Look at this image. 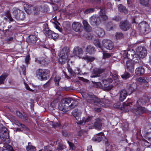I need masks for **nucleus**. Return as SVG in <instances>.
<instances>
[{
	"label": "nucleus",
	"instance_id": "6e6d98bb",
	"mask_svg": "<svg viewBox=\"0 0 151 151\" xmlns=\"http://www.w3.org/2000/svg\"><path fill=\"white\" fill-rule=\"evenodd\" d=\"M121 18L120 17L118 16H115L112 18V19L118 22L121 20Z\"/></svg>",
	"mask_w": 151,
	"mask_h": 151
},
{
	"label": "nucleus",
	"instance_id": "de8ad7c7",
	"mask_svg": "<svg viewBox=\"0 0 151 151\" xmlns=\"http://www.w3.org/2000/svg\"><path fill=\"white\" fill-rule=\"evenodd\" d=\"M95 45L97 47H99L101 50L102 51H103V49H102V46L100 43L99 42V40H97L96 41V42L95 44Z\"/></svg>",
	"mask_w": 151,
	"mask_h": 151
},
{
	"label": "nucleus",
	"instance_id": "3c124183",
	"mask_svg": "<svg viewBox=\"0 0 151 151\" xmlns=\"http://www.w3.org/2000/svg\"><path fill=\"white\" fill-rule=\"evenodd\" d=\"M90 22L92 25L94 24V17L93 16H92L90 18Z\"/></svg>",
	"mask_w": 151,
	"mask_h": 151
},
{
	"label": "nucleus",
	"instance_id": "0eeeda50",
	"mask_svg": "<svg viewBox=\"0 0 151 151\" xmlns=\"http://www.w3.org/2000/svg\"><path fill=\"white\" fill-rule=\"evenodd\" d=\"M138 27L141 32L144 34H147L150 31L148 24L145 21H143L138 25Z\"/></svg>",
	"mask_w": 151,
	"mask_h": 151
},
{
	"label": "nucleus",
	"instance_id": "5fc2aeb1",
	"mask_svg": "<svg viewBox=\"0 0 151 151\" xmlns=\"http://www.w3.org/2000/svg\"><path fill=\"white\" fill-rule=\"evenodd\" d=\"M103 55L104 58H109L111 56V55L109 53L105 52H103Z\"/></svg>",
	"mask_w": 151,
	"mask_h": 151
},
{
	"label": "nucleus",
	"instance_id": "2f4dec72",
	"mask_svg": "<svg viewBox=\"0 0 151 151\" xmlns=\"http://www.w3.org/2000/svg\"><path fill=\"white\" fill-rule=\"evenodd\" d=\"M35 61L36 63L41 65H45V62L46 61L43 58H42L40 57L36 58Z\"/></svg>",
	"mask_w": 151,
	"mask_h": 151
},
{
	"label": "nucleus",
	"instance_id": "c756f323",
	"mask_svg": "<svg viewBox=\"0 0 151 151\" xmlns=\"http://www.w3.org/2000/svg\"><path fill=\"white\" fill-rule=\"evenodd\" d=\"M94 48L93 46L88 45L86 48V52L90 54H91L94 51Z\"/></svg>",
	"mask_w": 151,
	"mask_h": 151
},
{
	"label": "nucleus",
	"instance_id": "052dcab7",
	"mask_svg": "<svg viewBox=\"0 0 151 151\" xmlns=\"http://www.w3.org/2000/svg\"><path fill=\"white\" fill-rule=\"evenodd\" d=\"M132 104V103L131 102H124L123 103V107L125 108L126 106H130V105Z\"/></svg>",
	"mask_w": 151,
	"mask_h": 151
},
{
	"label": "nucleus",
	"instance_id": "f03ea898",
	"mask_svg": "<svg viewBox=\"0 0 151 151\" xmlns=\"http://www.w3.org/2000/svg\"><path fill=\"white\" fill-rule=\"evenodd\" d=\"M110 103L107 99H100L95 96V111L99 112L101 111V107L105 106V104Z\"/></svg>",
	"mask_w": 151,
	"mask_h": 151
},
{
	"label": "nucleus",
	"instance_id": "a18cd8bd",
	"mask_svg": "<svg viewBox=\"0 0 151 151\" xmlns=\"http://www.w3.org/2000/svg\"><path fill=\"white\" fill-rule=\"evenodd\" d=\"M106 26L107 29L108 31H110L112 29V25L111 22L108 23L106 25Z\"/></svg>",
	"mask_w": 151,
	"mask_h": 151
},
{
	"label": "nucleus",
	"instance_id": "37998d69",
	"mask_svg": "<svg viewBox=\"0 0 151 151\" xmlns=\"http://www.w3.org/2000/svg\"><path fill=\"white\" fill-rule=\"evenodd\" d=\"M60 77L58 75H56L54 79V81L55 82V84L57 86H59V82L60 79Z\"/></svg>",
	"mask_w": 151,
	"mask_h": 151
},
{
	"label": "nucleus",
	"instance_id": "412c9836",
	"mask_svg": "<svg viewBox=\"0 0 151 151\" xmlns=\"http://www.w3.org/2000/svg\"><path fill=\"white\" fill-rule=\"evenodd\" d=\"M46 35L48 37L53 40L56 39L58 37V34L55 33L51 30L49 31Z\"/></svg>",
	"mask_w": 151,
	"mask_h": 151
},
{
	"label": "nucleus",
	"instance_id": "e433bc0d",
	"mask_svg": "<svg viewBox=\"0 0 151 151\" xmlns=\"http://www.w3.org/2000/svg\"><path fill=\"white\" fill-rule=\"evenodd\" d=\"M8 75L6 73L2 74L0 77V84H2L4 83V81L7 76Z\"/></svg>",
	"mask_w": 151,
	"mask_h": 151
},
{
	"label": "nucleus",
	"instance_id": "09e8293b",
	"mask_svg": "<svg viewBox=\"0 0 151 151\" xmlns=\"http://www.w3.org/2000/svg\"><path fill=\"white\" fill-rule=\"evenodd\" d=\"M113 81V80L112 78L111 77L110 78H108L107 79L105 80L104 79L103 80V81L104 83H112Z\"/></svg>",
	"mask_w": 151,
	"mask_h": 151
},
{
	"label": "nucleus",
	"instance_id": "864d4df0",
	"mask_svg": "<svg viewBox=\"0 0 151 151\" xmlns=\"http://www.w3.org/2000/svg\"><path fill=\"white\" fill-rule=\"evenodd\" d=\"M113 86L112 85H109L107 86H106L104 88L105 89L109 91L111 90L113 87Z\"/></svg>",
	"mask_w": 151,
	"mask_h": 151
},
{
	"label": "nucleus",
	"instance_id": "423d86ee",
	"mask_svg": "<svg viewBox=\"0 0 151 151\" xmlns=\"http://www.w3.org/2000/svg\"><path fill=\"white\" fill-rule=\"evenodd\" d=\"M0 137L6 143L9 142V134L7 128L4 127L0 128Z\"/></svg>",
	"mask_w": 151,
	"mask_h": 151
},
{
	"label": "nucleus",
	"instance_id": "39448f33",
	"mask_svg": "<svg viewBox=\"0 0 151 151\" xmlns=\"http://www.w3.org/2000/svg\"><path fill=\"white\" fill-rule=\"evenodd\" d=\"M49 70L46 69H39L36 71L37 76L42 80H47L49 76Z\"/></svg>",
	"mask_w": 151,
	"mask_h": 151
},
{
	"label": "nucleus",
	"instance_id": "49530a36",
	"mask_svg": "<svg viewBox=\"0 0 151 151\" xmlns=\"http://www.w3.org/2000/svg\"><path fill=\"white\" fill-rule=\"evenodd\" d=\"M6 17L9 19V20L10 22H12L13 21V19L12 18L9 12V11H7L6 14Z\"/></svg>",
	"mask_w": 151,
	"mask_h": 151
},
{
	"label": "nucleus",
	"instance_id": "4be33fe9",
	"mask_svg": "<svg viewBox=\"0 0 151 151\" xmlns=\"http://www.w3.org/2000/svg\"><path fill=\"white\" fill-rule=\"evenodd\" d=\"M99 14L103 20H106L107 19V17L105 14V10L104 8H102L100 9Z\"/></svg>",
	"mask_w": 151,
	"mask_h": 151
},
{
	"label": "nucleus",
	"instance_id": "c85d7f7f",
	"mask_svg": "<svg viewBox=\"0 0 151 151\" xmlns=\"http://www.w3.org/2000/svg\"><path fill=\"white\" fill-rule=\"evenodd\" d=\"M26 149L27 151H35L36 150V147L32 145L30 142L28 143V145L26 146Z\"/></svg>",
	"mask_w": 151,
	"mask_h": 151
},
{
	"label": "nucleus",
	"instance_id": "2eb2a0df",
	"mask_svg": "<svg viewBox=\"0 0 151 151\" xmlns=\"http://www.w3.org/2000/svg\"><path fill=\"white\" fill-rule=\"evenodd\" d=\"M95 29V32L98 36L102 37L104 36L105 32L102 29L99 27H96Z\"/></svg>",
	"mask_w": 151,
	"mask_h": 151
},
{
	"label": "nucleus",
	"instance_id": "bb28decb",
	"mask_svg": "<svg viewBox=\"0 0 151 151\" xmlns=\"http://www.w3.org/2000/svg\"><path fill=\"white\" fill-rule=\"evenodd\" d=\"M118 10L121 12L124 13L125 14L127 13L128 11L126 7L122 4H119L118 6Z\"/></svg>",
	"mask_w": 151,
	"mask_h": 151
},
{
	"label": "nucleus",
	"instance_id": "1a4fd4ad",
	"mask_svg": "<svg viewBox=\"0 0 151 151\" xmlns=\"http://www.w3.org/2000/svg\"><path fill=\"white\" fill-rule=\"evenodd\" d=\"M137 54L141 58H143L146 56L147 53V50L144 47L139 46L136 49Z\"/></svg>",
	"mask_w": 151,
	"mask_h": 151
},
{
	"label": "nucleus",
	"instance_id": "aec40b11",
	"mask_svg": "<svg viewBox=\"0 0 151 151\" xmlns=\"http://www.w3.org/2000/svg\"><path fill=\"white\" fill-rule=\"evenodd\" d=\"M102 120L101 119H97L95 122V129L101 130L102 126Z\"/></svg>",
	"mask_w": 151,
	"mask_h": 151
},
{
	"label": "nucleus",
	"instance_id": "7c9ffc66",
	"mask_svg": "<svg viewBox=\"0 0 151 151\" xmlns=\"http://www.w3.org/2000/svg\"><path fill=\"white\" fill-rule=\"evenodd\" d=\"M137 88V85L135 83L130 84L128 86V88L131 91H134Z\"/></svg>",
	"mask_w": 151,
	"mask_h": 151
},
{
	"label": "nucleus",
	"instance_id": "f8f14e48",
	"mask_svg": "<svg viewBox=\"0 0 151 151\" xmlns=\"http://www.w3.org/2000/svg\"><path fill=\"white\" fill-rule=\"evenodd\" d=\"M23 6L25 11L28 14H30L32 10L34 11V13H35V11H36L37 12L39 11L38 7H33L32 6H29L27 4H24Z\"/></svg>",
	"mask_w": 151,
	"mask_h": 151
},
{
	"label": "nucleus",
	"instance_id": "680f3d73",
	"mask_svg": "<svg viewBox=\"0 0 151 151\" xmlns=\"http://www.w3.org/2000/svg\"><path fill=\"white\" fill-rule=\"evenodd\" d=\"M101 86V83L100 82H95V87L97 88H100Z\"/></svg>",
	"mask_w": 151,
	"mask_h": 151
},
{
	"label": "nucleus",
	"instance_id": "603ef678",
	"mask_svg": "<svg viewBox=\"0 0 151 151\" xmlns=\"http://www.w3.org/2000/svg\"><path fill=\"white\" fill-rule=\"evenodd\" d=\"M21 68H22V70L23 72V74L25 75L26 74V68L25 66L22 65V66H21Z\"/></svg>",
	"mask_w": 151,
	"mask_h": 151
},
{
	"label": "nucleus",
	"instance_id": "4468645a",
	"mask_svg": "<svg viewBox=\"0 0 151 151\" xmlns=\"http://www.w3.org/2000/svg\"><path fill=\"white\" fill-rule=\"evenodd\" d=\"M73 29L76 32H80L82 30V26L81 24L79 22H75L72 24Z\"/></svg>",
	"mask_w": 151,
	"mask_h": 151
},
{
	"label": "nucleus",
	"instance_id": "58836bf2",
	"mask_svg": "<svg viewBox=\"0 0 151 151\" xmlns=\"http://www.w3.org/2000/svg\"><path fill=\"white\" fill-rule=\"evenodd\" d=\"M130 77V74L127 72H125L124 73L121 75L122 78L126 80Z\"/></svg>",
	"mask_w": 151,
	"mask_h": 151
},
{
	"label": "nucleus",
	"instance_id": "bf43d9fd",
	"mask_svg": "<svg viewBox=\"0 0 151 151\" xmlns=\"http://www.w3.org/2000/svg\"><path fill=\"white\" fill-rule=\"evenodd\" d=\"M101 20L100 18L97 17L96 19V21H95V24L96 25H99L101 23Z\"/></svg>",
	"mask_w": 151,
	"mask_h": 151
},
{
	"label": "nucleus",
	"instance_id": "f704fd0d",
	"mask_svg": "<svg viewBox=\"0 0 151 151\" xmlns=\"http://www.w3.org/2000/svg\"><path fill=\"white\" fill-rule=\"evenodd\" d=\"M29 42L32 44H35L37 40V38L35 35H32L30 36L29 37Z\"/></svg>",
	"mask_w": 151,
	"mask_h": 151
},
{
	"label": "nucleus",
	"instance_id": "473e14b6",
	"mask_svg": "<svg viewBox=\"0 0 151 151\" xmlns=\"http://www.w3.org/2000/svg\"><path fill=\"white\" fill-rule=\"evenodd\" d=\"M72 114L76 119H77V118L76 117L80 116L81 115V113L79 110L77 109H76L73 111L72 112Z\"/></svg>",
	"mask_w": 151,
	"mask_h": 151
},
{
	"label": "nucleus",
	"instance_id": "5701e85b",
	"mask_svg": "<svg viewBox=\"0 0 151 151\" xmlns=\"http://www.w3.org/2000/svg\"><path fill=\"white\" fill-rule=\"evenodd\" d=\"M144 72L145 69L142 67H139L135 70V73L138 76L143 74Z\"/></svg>",
	"mask_w": 151,
	"mask_h": 151
},
{
	"label": "nucleus",
	"instance_id": "a19ab883",
	"mask_svg": "<svg viewBox=\"0 0 151 151\" xmlns=\"http://www.w3.org/2000/svg\"><path fill=\"white\" fill-rule=\"evenodd\" d=\"M65 146L60 143H58L57 149L58 150H62L64 148H65Z\"/></svg>",
	"mask_w": 151,
	"mask_h": 151
},
{
	"label": "nucleus",
	"instance_id": "a878e982",
	"mask_svg": "<svg viewBox=\"0 0 151 151\" xmlns=\"http://www.w3.org/2000/svg\"><path fill=\"white\" fill-rule=\"evenodd\" d=\"M71 99V104L69 105V110L75 108L78 104V101L76 100H73L72 99Z\"/></svg>",
	"mask_w": 151,
	"mask_h": 151
},
{
	"label": "nucleus",
	"instance_id": "f257e3e1",
	"mask_svg": "<svg viewBox=\"0 0 151 151\" xmlns=\"http://www.w3.org/2000/svg\"><path fill=\"white\" fill-rule=\"evenodd\" d=\"M135 51L132 49L127 51L125 50L123 54L124 62L126 61L127 68L132 73L134 70V63L132 59L136 56Z\"/></svg>",
	"mask_w": 151,
	"mask_h": 151
},
{
	"label": "nucleus",
	"instance_id": "338daca9",
	"mask_svg": "<svg viewBox=\"0 0 151 151\" xmlns=\"http://www.w3.org/2000/svg\"><path fill=\"white\" fill-rule=\"evenodd\" d=\"M78 78L79 80H81L84 82H87L88 81L87 79L84 78L83 77H79Z\"/></svg>",
	"mask_w": 151,
	"mask_h": 151
},
{
	"label": "nucleus",
	"instance_id": "8fccbe9b",
	"mask_svg": "<svg viewBox=\"0 0 151 151\" xmlns=\"http://www.w3.org/2000/svg\"><path fill=\"white\" fill-rule=\"evenodd\" d=\"M94 9L93 8H90L87 9L84 11V13L85 14H87L93 12Z\"/></svg>",
	"mask_w": 151,
	"mask_h": 151
},
{
	"label": "nucleus",
	"instance_id": "393cba45",
	"mask_svg": "<svg viewBox=\"0 0 151 151\" xmlns=\"http://www.w3.org/2000/svg\"><path fill=\"white\" fill-rule=\"evenodd\" d=\"M83 51L82 49L79 48L78 47H76L74 49L73 53L75 55H77L82 54Z\"/></svg>",
	"mask_w": 151,
	"mask_h": 151
},
{
	"label": "nucleus",
	"instance_id": "e2e57ef3",
	"mask_svg": "<svg viewBox=\"0 0 151 151\" xmlns=\"http://www.w3.org/2000/svg\"><path fill=\"white\" fill-rule=\"evenodd\" d=\"M50 80H49L46 83L44 84L43 85L44 87L45 88H47L50 85Z\"/></svg>",
	"mask_w": 151,
	"mask_h": 151
},
{
	"label": "nucleus",
	"instance_id": "4d7b16f0",
	"mask_svg": "<svg viewBox=\"0 0 151 151\" xmlns=\"http://www.w3.org/2000/svg\"><path fill=\"white\" fill-rule=\"evenodd\" d=\"M19 127L23 128L26 131H28L29 130V129L27 127L24 125L20 123Z\"/></svg>",
	"mask_w": 151,
	"mask_h": 151
},
{
	"label": "nucleus",
	"instance_id": "72a5a7b5",
	"mask_svg": "<svg viewBox=\"0 0 151 151\" xmlns=\"http://www.w3.org/2000/svg\"><path fill=\"white\" fill-rule=\"evenodd\" d=\"M104 71V69H96L95 70V77L99 76L100 74L103 73Z\"/></svg>",
	"mask_w": 151,
	"mask_h": 151
},
{
	"label": "nucleus",
	"instance_id": "4c0bfd02",
	"mask_svg": "<svg viewBox=\"0 0 151 151\" xmlns=\"http://www.w3.org/2000/svg\"><path fill=\"white\" fill-rule=\"evenodd\" d=\"M148 127L151 130V132H148L146 133V134L145 135L146 138L148 140L151 141V125H149Z\"/></svg>",
	"mask_w": 151,
	"mask_h": 151
},
{
	"label": "nucleus",
	"instance_id": "0e129e2a",
	"mask_svg": "<svg viewBox=\"0 0 151 151\" xmlns=\"http://www.w3.org/2000/svg\"><path fill=\"white\" fill-rule=\"evenodd\" d=\"M107 7L108 9H110L111 10L112 9V4L111 3L109 2L107 4Z\"/></svg>",
	"mask_w": 151,
	"mask_h": 151
},
{
	"label": "nucleus",
	"instance_id": "cd10ccee",
	"mask_svg": "<svg viewBox=\"0 0 151 151\" xmlns=\"http://www.w3.org/2000/svg\"><path fill=\"white\" fill-rule=\"evenodd\" d=\"M136 110L137 113L140 114L142 113L145 112L146 111V109L144 107L139 106L137 107Z\"/></svg>",
	"mask_w": 151,
	"mask_h": 151
},
{
	"label": "nucleus",
	"instance_id": "dca6fc26",
	"mask_svg": "<svg viewBox=\"0 0 151 151\" xmlns=\"http://www.w3.org/2000/svg\"><path fill=\"white\" fill-rule=\"evenodd\" d=\"M93 116H86L83 117L82 120L79 121L77 123L78 124L82 125L86 123L91 121L93 118Z\"/></svg>",
	"mask_w": 151,
	"mask_h": 151
},
{
	"label": "nucleus",
	"instance_id": "c03bdc74",
	"mask_svg": "<svg viewBox=\"0 0 151 151\" xmlns=\"http://www.w3.org/2000/svg\"><path fill=\"white\" fill-rule=\"evenodd\" d=\"M115 36L117 39H121L123 37V35L122 33L117 32L116 33Z\"/></svg>",
	"mask_w": 151,
	"mask_h": 151
},
{
	"label": "nucleus",
	"instance_id": "69168bd1",
	"mask_svg": "<svg viewBox=\"0 0 151 151\" xmlns=\"http://www.w3.org/2000/svg\"><path fill=\"white\" fill-rule=\"evenodd\" d=\"M16 115L21 118H22V114L19 111H17L16 112Z\"/></svg>",
	"mask_w": 151,
	"mask_h": 151
},
{
	"label": "nucleus",
	"instance_id": "20e7f679",
	"mask_svg": "<svg viewBox=\"0 0 151 151\" xmlns=\"http://www.w3.org/2000/svg\"><path fill=\"white\" fill-rule=\"evenodd\" d=\"M69 52V48L68 47H64L60 52V58L59 61L60 63L62 64L65 63L67 61L68 53Z\"/></svg>",
	"mask_w": 151,
	"mask_h": 151
},
{
	"label": "nucleus",
	"instance_id": "ddd939ff",
	"mask_svg": "<svg viewBox=\"0 0 151 151\" xmlns=\"http://www.w3.org/2000/svg\"><path fill=\"white\" fill-rule=\"evenodd\" d=\"M104 137L105 139V144L106 146H108V143L107 141V139H106L104 136V134L103 132H101L100 133H97L96 135L95 136V141L99 142L103 139V138Z\"/></svg>",
	"mask_w": 151,
	"mask_h": 151
},
{
	"label": "nucleus",
	"instance_id": "7ed1b4c3",
	"mask_svg": "<svg viewBox=\"0 0 151 151\" xmlns=\"http://www.w3.org/2000/svg\"><path fill=\"white\" fill-rule=\"evenodd\" d=\"M70 98L63 99L59 103L58 108L59 109L64 112H66L69 110V103L71 102Z\"/></svg>",
	"mask_w": 151,
	"mask_h": 151
},
{
	"label": "nucleus",
	"instance_id": "6ab92c4d",
	"mask_svg": "<svg viewBox=\"0 0 151 151\" xmlns=\"http://www.w3.org/2000/svg\"><path fill=\"white\" fill-rule=\"evenodd\" d=\"M137 81L140 83H144V86L145 87H147L148 85V79L145 77H140L137 78Z\"/></svg>",
	"mask_w": 151,
	"mask_h": 151
},
{
	"label": "nucleus",
	"instance_id": "9b49d317",
	"mask_svg": "<svg viewBox=\"0 0 151 151\" xmlns=\"http://www.w3.org/2000/svg\"><path fill=\"white\" fill-rule=\"evenodd\" d=\"M119 27L122 30L126 31L130 28L131 25L129 22L124 21L120 22Z\"/></svg>",
	"mask_w": 151,
	"mask_h": 151
},
{
	"label": "nucleus",
	"instance_id": "6e6552de",
	"mask_svg": "<svg viewBox=\"0 0 151 151\" xmlns=\"http://www.w3.org/2000/svg\"><path fill=\"white\" fill-rule=\"evenodd\" d=\"M13 13L15 18L18 20H23L25 18L24 13L18 9H15Z\"/></svg>",
	"mask_w": 151,
	"mask_h": 151
},
{
	"label": "nucleus",
	"instance_id": "ea45409f",
	"mask_svg": "<svg viewBox=\"0 0 151 151\" xmlns=\"http://www.w3.org/2000/svg\"><path fill=\"white\" fill-rule=\"evenodd\" d=\"M44 33L46 35L48 32H49V31L51 30L49 29L48 27V24L47 23L44 24Z\"/></svg>",
	"mask_w": 151,
	"mask_h": 151
},
{
	"label": "nucleus",
	"instance_id": "f3484780",
	"mask_svg": "<svg viewBox=\"0 0 151 151\" xmlns=\"http://www.w3.org/2000/svg\"><path fill=\"white\" fill-rule=\"evenodd\" d=\"M119 100L121 101H123L127 96V91L124 90H122L119 93Z\"/></svg>",
	"mask_w": 151,
	"mask_h": 151
},
{
	"label": "nucleus",
	"instance_id": "79ce46f5",
	"mask_svg": "<svg viewBox=\"0 0 151 151\" xmlns=\"http://www.w3.org/2000/svg\"><path fill=\"white\" fill-rule=\"evenodd\" d=\"M83 58L84 59L87 60L88 61L91 62L93 61L94 59L93 57L91 56H88L87 55L83 56Z\"/></svg>",
	"mask_w": 151,
	"mask_h": 151
},
{
	"label": "nucleus",
	"instance_id": "13d9d810",
	"mask_svg": "<svg viewBox=\"0 0 151 151\" xmlns=\"http://www.w3.org/2000/svg\"><path fill=\"white\" fill-rule=\"evenodd\" d=\"M121 105V103L119 102H117V103L114 104L113 105V106L115 108H119Z\"/></svg>",
	"mask_w": 151,
	"mask_h": 151
},
{
	"label": "nucleus",
	"instance_id": "a211bd4d",
	"mask_svg": "<svg viewBox=\"0 0 151 151\" xmlns=\"http://www.w3.org/2000/svg\"><path fill=\"white\" fill-rule=\"evenodd\" d=\"M94 96L93 93L90 92L87 95L86 100L88 102L91 104L94 103Z\"/></svg>",
	"mask_w": 151,
	"mask_h": 151
},
{
	"label": "nucleus",
	"instance_id": "b1692460",
	"mask_svg": "<svg viewBox=\"0 0 151 151\" xmlns=\"http://www.w3.org/2000/svg\"><path fill=\"white\" fill-rule=\"evenodd\" d=\"M84 29L87 31H91L92 30V28L90 26L88 22L85 20H83V22Z\"/></svg>",
	"mask_w": 151,
	"mask_h": 151
},
{
	"label": "nucleus",
	"instance_id": "c9c22d12",
	"mask_svg": "<svg viewBox=\"0 0 151 151\" xmlns=\"http://www.w3.org/2000/svg\"><path fill=\"white\" fill-rule=\"evenodd\" d=\"M140 4L145 6H149V0H140Z\"/></svg>",
	"mask_w": 151,
	"mask_h": 151
},
{
	"label": "nucleus",
	"instance_id": "774afa93",
	"mask_svg": "<svg viewBox=\"0 0 151 151\" xmlns=\"http://www.w3.org/2000/svg\"><path fill=\"white\" fill-rule=\"evenodd\" d=\"M29 55L27 56L25 58V63L27 64H28L29 63Z\"/></svg>",
	"mask_w": 151,
	"mask_h": 151
},
{
	"label": "nucleus",
	"instance_id": "9d476101",
	"mask_svg": "<svg viewBox=\"0 0 151 151\" xmlns=\"http://www.w3.org/2000/svg\"><path fill=\"white\" fill-rule=\"evenodd\" d=\"M102 43L103 46L108 50H111L113 48L114 44L110 40L104 39L103 40Z\"/></svg>",
	"mask_w": 151,
	"mask_h": 151
}]
</instances>
